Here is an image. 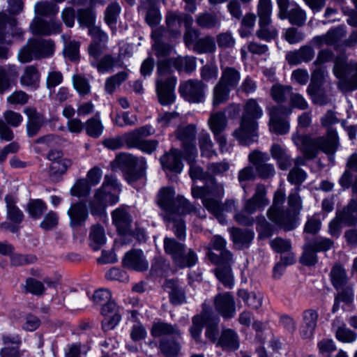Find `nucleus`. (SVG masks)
Returning a JSON list of instances; mask_svg holds the SVG:
<instances>
[{
    "label": "nucleus",
    "mask_w": 357,
    "mask_h": 357,
    "mask_svg": "<svg viewBox=\"0 0 357 357\" xmlns=\"http://www.w3.org/2000/svg\"><path fill=\"white\" fill-rule=\"evenodd\" d=\"M256 229L260 239L269 238L273 234V225L263 216L257 217Z\"/></svg>",
    "instance_id": "0e129e2a"
},
{
    "label": "nucleus",
    "mask_w": 357,
    "mask_h": 357,
    "mask_svg": "<svg viewBox=\"0 0 357 357\" xmlns=\"http://www.w3.org/2000/svg\"><path fill=\"white\" fill-rule=\"evenodd\" d=\"M284 200V192L281 189L278 190L274 195L273 205L267 211V216L270 220L285 231H290L295 228L294 215L290 211L280 208Z\"/></svg>",
    "instance_id": "0eeeda50"
},
{
    "label": "nucleus",
    "mask_w": 357,
    "mask_h": 357,
    "mask_svg": "<svg viewBox=\"0 0 357 357\" xmlns=\"http://www.w3.org/2000/svg\"><path fill=\"white\" fill-rule=\"evenodd\" d=\"M46 204L40 199H31L27 204V211L29 215L34 219H39L47 211Z\"/></svg>",
    "instance_id": "13d9d810"
},
{
    "label": "nucleus",
    "mask_w": 357,
    "mask_h": 357,
    "mask_svg": "<svg viewBox=\"0 0 357 357\" xmlns=\"http://www.w3.org/2000/svg\"><path fill=\"white\" fill-rule=\"evenodd\" d=\"M331 325L332 331L339 341L344 343H352L356 340L357 333L349 328L340 317L334 319Z\"/></svg>",
    "instance_id": "c756f323"
},
{
    "label": "nucleus",
    "mask_w": 357,
    "mask_h": 357,
    "mask_svg": "<svg viewBox=\"0 0 357 357\" xmlns=\"http://www.w3.org/2000/svg\"><path fill=\"white\" fill-rule=\"evenodd\" d=\"M167 27L173 37H177L181 34V13L169 11L165 17Z\"/></svg>",
    "instance_id": "8fccbe9b"
},
{
    "label": "nucleus",
    "mask_w": 357,
    "mask_h": 357,
    "mask_svg": "<svg viewBox=\"0 0 357 357\" xmlns=\"http://www.w3.org/2000/svg\"><path fill=\"white\" fill-rule=\"evenodd\" d=\"M315 55L314 50L311 45H305L299 49L290 51L286 54V60L290 65H299L301 63L311 61Z\"/></svg>",
    "instance_id": "bb28decb"
},
{
    "label": "nucleus",
    "mask_w": 357,
    "mask_h": 357,
    "mask_svg": "<svg viewBox=\"0 0 357 357\" xmlns=\"http://www.w3.org/2000/svg\"><path fill=\"white\" fill-rule=\"evenodd\" d=\"M68 215L70 220V225L73 227L82 226L88 218L86 206L81 202L72 204L68 211Z\"/></svg>",
    "instance_id": "4c0bfd02"
},
{
    "label": "nucleus",
    "mask_w": 357,
    "mask_h": 357,
    "mask_svg": "<svg viewBox=\"0 0 357 357\" xmlns=\"http://www.w3.org/2000/svg\"><path fill=\"white\" fill-rule=\"evenodd\" d=\"M115 162L125 172L126 178L130 183L140 179L144 175V158L139 159L131 154L121 153L116 157Z\"/></svg>",
    "instance_id": "9d476101"
},
{
    "label": "nucleus",
    "mask_w": 357,
    "mask_h": 357,
    "mask_svg": "<svg viewBox=\"0 0 357 357\" xmlns=\"http://www.w3.org/2000/svg\"><path fill=\"white\" fill-rule=\"evenodd\" d=\"M208 257L212 263L218 266L215 269L216 278L226 288L231 289L234 284L231 268L234 264L232 253L229 250H225L218 255L210 251Z\"/></svg>",
    "instance_id": "6e6552de"
},
{
    "label": "nucleus",
    "mask_w": 357,
    "mask_h": 357,
    "mask_svg": "<svg viewBox=\"0 0 357 357\" xmlns=\"http://www.w3.org/2000/svg\"><path fill=\"white\" fill-rule=\"evenodd\" d=\"M185 245L177 242L173 238L166 237L164 239V250L166 254L171 256L175 265H185V262L181 258Z\"/></svg>",
    "instance_id": "473e14b6"
},
{
    "label": "nucleus",
    "mask_w": 357,
    "mask_h": 357,
    "mask_svg": "<svg viewBox=\"0 0 357 357\" xmlns=\"http://www.w3.org/2000/svg\"><path fill=\"white\" fill-rule=\"evenodd\" d=\"M6 204L7 218L14 224H20L24 219L22 211L16 206L17 197L13 195L5 197Z\"/></svg>",
    "instance_id": "79ce46f5"
},
{
    "label": "nucleus",
    "mask_w": 357,
    "mask_h": 357,
    "mask_svg": "<svg viewBox=\"0 0 357 357\" xmlns=\"http://www.w3.org/2000/svg\"><path fill=\"white\" fill-rule=\"evenodd\" d=\"M219 321L220 318L212 307L204 303L202 306V328H206L205 336L212 342L218 340Z\"/></svg>",
    "instance_id": "ddd939ff"
},
{
    "label": "nucleus",
    "mask_w": 357,
    "mask_h": 357,
    "mask_svg": "<svg viewBox=\"0 0 357 357\" xmlns=\"http://www.w3.org/2000/svg\"><path fill=\"white\" fill-rule=\"evenodd\" d=\"M151 333L154 337L163 338L162 337L167 335H174L178 337L181 336V332L177 325L161 321L153 324Z\"/></svg>",
    "instance_id": "c9c22d12"
},
{
    "label": "nucleus",
    "mask_w": 357,
    "mask_h": 357,
    "mask_svg": "<svg viewBox=\"0 0 357 357\" xmlns=\"http://www.w3.org/2000/svg\"><path fill=\"white\" fill-rule=\"evenodd\" d=\"M330 277L333 286L337 290L349 284V278L347 277L345 269L339 264H336L332 267Z\"/></svg>",
    "instance_id": "49530a36"
},
{
    "label": "nucleus",
    "mask_w": 357,
    "mask_h": 357,
    "mask_svg": "<svg viewBox=\"0 0 357 357\" xmlns=\"http://www.w3.org/2000/svg\"><path fill=\"white\" fill-rule=\"evenodd\" d=\"M318 312L314 309H307L302 314V324L300 329V335L303 339L310 340L314 336L317 326Z\"/></svg>",
    "instance_id": "aec40b11"
},
{
    "label": "nucleus",
    "mask_w": 357,
    "mask_h": 357,
    "mask_svg": "<svg viewBox=\"0 0 357 357\" xmlns=\"http://www.w3.org/2000/svg\"><path fill=\"white\" fill-rule=\"evenodd\" d=\"M335 213L344 226L357 227V199H351L346 206L337 210Z\"/></svg>",
    "instance_id": "c85d7f7f"
},
{
    "label": "nucleus",
    "mask_w": 357,
    "mask_h": 357,
    "mask_svg": "<svg viewBox=\"0 0 357 357\" xmlns=\"http://www.w3.org/2000/svg\"><path fill=\"white\" fill-rule=\"evenodd\" d=\"M155 130L150 125L136 128L123 135L125 145L128 148H138L143 138L154 133Z\"/></svg>",
    "instance_id": "b1692460"
},
{
    "label": "nucleus",
    "mask_w": 357,
    "mask_h": 357,
    "mask_svg": "<svg viewBox=\"0 0 357 357\" xmlns=\"http://www.w3.org/2000/svg\"><path fill=\"white\" fill-rule=\"evenodd\" d=\"M164 288L167 291L172 305H179L186 302L185 291L177 280H166Z\"/></svg>",
    "instance_id": "2f4dec72"
},
{
    "label": "nucleus",
    "mask_w": 357,
    "mask_h": 357,
    "mask_svg": "<svg viewBox=\"0 0 357 357\" xmlns=\"http://www.w3.org/2000/svg\"><path fill=\"white\" fill-rule=\"evenodd\" d=\"M259 29L256 31V36L264 41L270 42L278 36V31L272 24V19L261 20L258 22Z\"/></svg>",
    "instance_id": "58836bf2"
},
{
    "label": "nucleus",
    "mask_w": 357,
    "mask_h": 357,
    "mask_svg": "<svg viewBox=\"0 0 357 357\" xmlns=\"http://www.w3.org/2000/svg\"><path fill=\"white\" fill-rule=\"evenodd\" d=\"M23 112L27 116L26 133L29 137L36 136L45 123L44 115L38 112L36 107H26Z\"/></svg>",
    "instance_id": "412c9836"
},
{
    "label": "nucleus",
    "mask_w": 357,
    "mask_h": 357,
    "mask_svg": "<svg viewBox=\"0 0 357 357\" xmlns=\"http://www.w3.org/2000/svg\"><path fill=\"white\" fill-rule=\"evenodd\" d=\"M218 344L225 350L235 351L239 348L240 340L236 331L227 328L222 330Z\"/></svg>",
    "instance_id": "ea45409f"
},
{
    "label": "nucleus",
    "mask_w": 357,
    "mask_h": 357,
    "mask_svg": "<svg viewBox=\"0 0 357 357\" xmlns=\"http://www.w3.org/2000/svg\"><path fill=\"white\" fill-rule=\"evenodd\" d=\"M176 135L177 139L182 142L183 155L195 154L197 152L195 146L196 128L194 125L190 124L178 128Z\"/></svg>",
    "instance_id": "a211bd4d"
},
{
    "label": "nucleus",
    "mask_w": 357,
    "mask_h": 357,
    "mask_svg": "<svg viewBox=\"0 0 357 357\" xmlns=\"http://www.w3.org/2000/svg\"><path fill=\"white\" fill-rule=\"evenodd\" d=\"M269 204L266 198V189L262 184L257 185L253 196L247 199L244 204V211L249 214H253L257 210H263Z\"/></svg>",
    "instance_id": "dca6fc26"
},
{
    "label": "nucleus",
    "mask_w": 357,
    "mask_h": 357,
    "mask_svg": "<svg viewBox=\"0 0 357 357\" xmlns=\"http://www.w3.org/2000/svg\"><path fill=\"white\" fill-rule=\"evenodd\" d=\"M30 30L33 35L50 36L61 31V24L54 18L49 21L35 17L30 24Z\"/></svg>",
    "instance_id": "4468645a"
},
{
    "label": "nucleus",
    "mask_w": 357,
    "mask_h": 357,
    "mask_svg": "<svg viewBox=\"0 0 357 357\" xmlns=\"http://www.w3.org/2000/svg\"><path fill=\"white\" fill-rule=\"evenodd\" d=\"M237 294L252 309H259L262 305L263 295L261 293L248 292L247 290L240 289Z\"/></svg>",
    "instance_id": "3c124183"
},
{
    "label": "nucleus",
    "mask_w": 357,
    "mask_h": 357,
    "mask_svg": "<svg viewBox=\"0 0 357 357\" xmlns=\"http://www.w3.org/2000/svg\"><path fill=\"white\" fill-rule=\"evenodd\" d=\"M307 93L310 96L312 102L320 106L329 104L332 101L331 95L327 93L321 86L309 84L307 89Z\"/></svg>",
    "instance_id": "37998d69"
},
{
    "label": "nucleus",
    "mask_w": 357,
    "mask_h": 357,
    "mask_svg": "<svg viewBox=\"0 0 357 357\" xmlns=\"http://www.w3.org/2000/svg\"><path fill=\"white\" fill-rule=\"evenodd\" d=\"M172 66L178 71L185 73H191L196 68L195 61L192 57H179L159 61L155 89L158 101L162 105H169L175 101L176 78L171 75Z\"/></svg>",
    "instance_id": "f257e3e1"
},
{
    "label": "nucleus",
    "mask_w": 357,
    "mask_h": 357,
    "mask_svg": "<svg viewBox=\"0 0 357 357\" xmlns=\"http://www.w3.org/2000/svg\"><path fill=\"white\" fill-rule=\"evenodd\" d=\"M112 221L121 234H126L130 230L131 218L129 213L122 208H117L112 212Z\"/></svg>",
    "instance_id": "a19ab883"
},
{
    "label": "nucleus",
    "mask_w": 357,
    "mask_h": 357,
    "mask_svg": "<svg viewBox=\"0 0 357 357\" xmlns=\"http://www.w3.org/2000/svg\"><path fill=\"white\" fill-rule=\"evenodd\" d=\"M270 153L280 169L287 170L291 166L293 160L287 150L280 144H273L271 147Z\"/></svg>",
    "instance_id": "e433bc0d"
},
{
    "label": "nucleus",
    "mask_w": 357,
    "mask_h": 357,
    "mask_svg": "<svg viewBox=\"0 0 357 357\" xmlns=\"http://www.w3.org/2000/svg\"><path fill=\"white\" fill-rule=\"evenodd\" d=\"M159 0H140L138 6L139 12L145 14L146 22L152 27L156 26L161 20V15L157 3Z\"/></svg>",
    "instance_id": "4be33fe9"
},
{
    "label": "nucleus",
    "mask_w": 357,
    "mask_h": 357,
    "mask_svg": "<svg viewBox=\"0 0 357 357\" xmlns=\"http://www.w3.org/2000/svg\"><path fill=\"white\" fill-rule=\"evenodd\" d=\"M160 162L164 169L176 173H180L183 167L181 151L177 149H172L169 153L162 156Z\"/></svg>",
    "instance_id": "f704fd0d"
},
{
    "label": "nucleus",
    "mask_w": 357,
    "mask_h": 357,
    "mask_svg": "<svg viewBox=\"0 0 357 357\" xmlns=\"http://www.w3.org/2000/svg\"><path fill=\"white\" fill-rule=\"evenodd\" d=\"M33 40L36 59L49 57L54 54L55 45L52 40L35 38Z\"/></svg>",
    "instance_id": "a18cd8bd"
},
{
    "label": "nucleus",
    "mask_w": 357,
    "mask_h": 357,
    "mask_svg": "<svg viewBox=\"0 0 357 357\" xmlns=\"http://www.w3.org/2000/svg\"><path fill=\"white\" fill-rule=\"evenodd\" d=\"M59 12V7L53 2L38 1L34 6L36 17H52L55 16Z\"/></svg>",
    "instance_id": "603ef678"
},
{
    "label": "nucleus",
    "mask_w": 357,
    "mask_h": 357,
    "mask_svg": "<svg viewBox=\"0 0 357 357\" xmlns=\"http://www.w3.org/2000/svg\"><path fill=\"white\" fill-rule=\"evenodd\" d=\"M121 12V7L116 2L108 5L105 13V22L110 26L116 24L117 17Z\"/></svg>",
    "instance_id": "338daca9"
},
{
    "label": "nucleus",
    "mask_w": 357,
    "mask_h": 357,
    "mask_svg": "<svg viewBox=\"0 0 357 357\" xmlns=\"http://www.w3.org/2000/svg\"><path fill=\"white\" fill-rule=\"evenodd\" d=\"M100 313L104 317L102 321V328L104 331L114 329L121 320L119 307L113 301L102 305Z\"/></svg>",
    "instance_id": "f3484780"
},
{
    "label": "nucleus",
    "mask_w": 357,
    "mask_h": 357,
    "mask_svg": "<svg viewBox=\"0 0 357 357\" xmlns=\"http://www.w3.org/2000/svg\"><path fill=\"white\" fill-rule=\"evenodd\" d=\"M269 160L268 153L259 150H254L248 155V160L255 167L258 176L263 179L274 176L275 169L273 164L267 163Z\"/></svg>",
    "instance_id": "f8f14e48"
},
{
    "label": "nucleus",
    "mask_w": 357,
    "mask_h": 357,
    "mask_svg": "<svg viewBox=\"0 0 357 357\" xmlns=\"http://www.w3.org/2000/svg\"><path fill=\"white\" fill-rule=\"evenodd\" d=\"M40 82V73L34 66H28L24 68V73L20 77V83L22 86L33 89L38 87Z\"/></svg>",
    "instance_id": "c03bdc74"
},
{
    "label": "nucleus",
    "mask_w": 357,
    "mask_h": 357,
    "mask_svg": "<svg viewBox=\"0 0 357 357\" xmlns=\"http://www.w3.org/2000/svg\"><path fill=\"white\" fill-rule=\"evenodd\" d=\"M335 75L342 79L347 91H353L357 88V62L350 63L346 68L335 65L333 69Z\"/></svg>",
    "instance_id": "6ab92c4d"
},
{
    "label": "nucleus",
    "mask_w": 357,
    "mask_h": 357,
    "mask_svg": "<svg viewBox=\"0 0 357 357\" xmlns=\"http://www.w3.org/2000/svg\"><path fill=\"white\" fill-rule=\"evenodd\" d=\"M120 186L117 179L113 175H105L100 188L96 190L93 199L89 203L92 215H102L105 213L107 204H114L119 202L117 193Z\"/></svg>",
    "instance_id": "423d86ee"
},
{
    "label": "nucleus",
    "mask_w": 357,
    "mask_h": 357,
    "mask_svg": "<svg viewBox=\"0 0 357 357\" xmlns=\"http://www.w3.org/2000/svg\"><path fill=\"white\" fill-rule=\"evenodd\" d=\"M73 86L81 96L88 95L91 91L89 80L80 74L74 75L72 77Z\"/></svg>",
    "instance_id": "e2e57ef3"
},
{
    "label": "nucleus",
    "mask_w": 357,
    "mask_h": 357,
    "mask_svg": "<svg viewBox=\"0 0 357 357\" xmlns=\"http://www.w3.org/2000/svg\"><path fill=\"white\" fill-rule=\"evenodd\" d=\"M240 77V73L236 69L227 67L223 70L219 82L231 89L237 86Z\"/></svg>",
    "instance_id": "864d4df0"
},
{
    "label": "nucleus",
    "mask_w": 357,
    "mask_h": 357,
    "mask_svg": "<svg viewBox=\"0 0 357 357\" xmlns=\"http://www.w3.org/2000/svg\"><path fill=\"white\" fill-rule=\"evenodd\" d=\"M123 265L130 269L144 271L148 269L149 264L140 250H132L128 252L123 259Z\"/></svg>",
    "instance_id": "393cba45"
},
{
    "label": "nucleus",
    "mask_w": 357,
    "mask_h": 357,
    "mask_svg": "<svg viewBox=\"0 0 357 357\" xmlns=\"http://www.w3.org/2000/svg\"><path fill=\"white\" fill-rule=\"evenodd\" d=\"M229 231L234 245L239 250L248 248L255 238V232L249 229L231 227Z\"/></svg>",
    "instance_id": "cd10ccee"
},
{
    "label": "nucleus",
    "mask_w": 357,
    "mask_h": 357,
    "mask_svg": "<svg viewBox=\"0 0 357 357\" xmlns=\"http://www.w3.org/2000/svg\"><path fill=\"white\" fill-rule=\"evenodd\" d=\"M215 310L225 319H231L236 314V304L234 296L229 292L217 294L214 298Z\"/></svg>",
    "instance_id": "2eb2a0df"
},
{
    "label": "nucleus",
    "mask_w": 357,
    "mask_h": 357,
    "mask_svg": "<svg viewBox=\"0 0 357 357\" xmlns=\"http://www.w3.org/2000/svg\"><path fill=\"white\" fill-rule=\"evenodd\" d=\"M208 125L215 135L220 133L227 125V118L225 113L219 112L212 114L208 120Z\"/></svg>",
    "instance_id": "6e6d98bb"
},
{
    "label": "nucleus",
    "mask_w": 357,
    "mask_h": 357,
    "mask_svg": "<svg viewBox=\"0 0 357 357\" xmlns=\"http://www.w3.org/2000/svg\"><path fill=\"white\" fill-rule=\"evenodd\" d=\"M17 20L8 15L5 12H0V43H3L7 33L13 36L22 37L24 31L17 27Z\"/></svg>",
    "instance_id": "5701e85b"
},
{
    "label": "nucleus",
    "mask_w": 357,
    "mask_h": 357,
    "mask_svg": "<svg viewBox=\"0 0 357 357\" xmlns=\"http://www.w3.org/2000/svg\"><path fill=\"white\" fill-rule=\"evenodd\" d=\"M160 349L167 357H176L181 347L178 342L167 338H162L160 341Z\"/></svg>",
    "instance_id": "4d7b16f0"
},
{
    "label": "nucleus",
    "mask_w": 357,
    "mask_h": 357,
    "mask_svg": "<svg viewBox=\"0 0 357 357\" xmlns=\"http://www.w3.org/2000/svg\"><path fill=\"white\" fill-rule=\"evenodd\" d=\"M299 190V188H296L294 191H292L289 197H288V205L289 207V211H291L292 214L294 215V224L295 227L296 224V216L299 213L300 211L302 208V201L301 198L299 196L298 192Z\"/></svg>",
    "instance_id": "680f3d73"
},
{
    "label": "nucleus",
    "mask_w": 357,
    "mask_h": 357,
    "mask_svg": "<svg viewBox=\"0 0 357 357\" xmlns=\"http://www.w3.org/2000/svg\"><path fill=\"white\" fill-rule=\"evenodd\" d=\"M277 3L279 8L278 17L281 20L287 19L291 24L298 26L305 24L306 13L296 3L290 2L289 0H277Z\"/></svg>",
    "instance_id": "9b49d317"
},
{
    "label": "nucleus",
    "mask_w": 357,
    "mask_h": 357,
    "mask_svg": "<svg viewBox=\"0 0 357 357\" xmlns=\"http://www.w3.org/2000/svg\"><path fill=\"white\" fill-rule=\"evenodd\" d=\"M128 78V73L125 71L119 72L117 74L107 78L105 82V91L112 94L115 89Z\"/></svg>",
    "instance_id": "052dcab7"
},
{
    "label": "nucleus",
    "mask_w": 357,
    "mask_h": 357,
    "mask_svg": "<svg viewBox=\"0 0 357 357\" xmlns=\"http://www.w3.org/2000/svg\"><path fill=\"white\" fill-rule=\"evenodd\" d=\"M292 87L291 86H283L275 84L271 88V96L273 99L278 102H284L287 100L291 93Z\"/></svg>",
    "instance_id": "bf43d9fd"
},
{
    "label": "nucleus",
    "mask_w": 357,
    "mask_h": 357,
    "mask_svg": "<svg viewBox=\"0 0 357 357\" xmlns=\"http://www.w3.org/2000/svg\"><path fill=\"white\" fill-rule=\"evenodd\" d=\"M86 134L93 138L99 137L102 132L104 127L100 119V116L97 114L94 116L89 119L84 126Z\"/></svg>",
    "instance_id": "5fc2aeb1"
},
{
    "label": "nucleus",
    "mask_w": 357,
    "mask_h": 357,
    "mask_svg": "<svg viewBox=\"0 0 357 357\" xmlns=\"http://www.w3.org/2000/svg\"><path fill=\"white\" fill-rule=\"evenodd\" d=\"M175 192L172 188H164L158 194V203L164 211V220L172 223V229L176 236L180 240L185 238V225L181 215L191 213L195 208L183 196L174 197Z\"/></svg>",
    "instance_id": "f03ea898"
},
{
    "label": "nucleus",
    "mask_w": 357,
    "mask_h": 357,
    "mask_svg": "<svg viewBox=\"0 0 357 357\" xmlns=\"http://www.w3.org/2000/svg\"><path fill=\"white\" fill-rule=\"evenodd\" d=\"M89 239L91 248L95 251L98 250L106 242L103 227L99 225L92 226L89 234Z\"/></svg>",
    "instance_id": "09e8293b"
},
{
    "label": "nucleus",
    "mask_w": 357,
    "mask_h": 357,
    "mask_svg": "<svg viewBox=\"0 0 357 357\" xmlns=\"http://www.w3.org/2000/svg\"><path fill=\"white\" fill-rule=\"evenodd\" d=\"M224 195L223 184L218 183L213 177L205 179L204 185L202 187V204L220 222L223 213L236 210V202L234 199H227L223 204L221 203Z\"/></svg>",
    "instance_id": "20e7f679"
},
{
    "label": "nucleus",
    "mask_w": 357,
    "mask_h": 357,
    "mask_svg": "<svg viewBox=\"0 0 357 357\" xmlns=\"http://www.w3.org/2000/svg\"><path fill=\"white\" fill-rule=\"evenodd\" d=\"M333 245L334 241L328 238L317 236L311 239L306 238L299 262L307 266H314L318 262L317 252H326Z\"/></svg>",
    "instance_id": "1a4fd4ad"
},
{
    "label": "nucleus",
    "mask_w": 357,
    "mask_h": 357,
    "mask_svg": "<svg viewBox=\"0 0 357 357\" xmlns=\"http://www.w3.org/2000/svg\"><path fill=\"white\" fill-rule=\"evenodd\" d=\"M18 76L17 68L13 65L0 66V94L10 90L12 83Z\"/></svg>",
    "instance_id": "72a5a7b5"
},
{
    "label": "nucleus",
    "mask_w": 357,
    "mask_h": 357,
    "mask_svg": "<svg viewBox=\"0 0 357 357\" xmlns=\"http://www.w3.org/2000/svg\"><path fill=\"white\" fill-rule=\"evenodd\" d=\"M284 109L282 106L274 107L270 112V131L278 135H285L289 130V123L282 117L281 114Z\"/></svg>",
    "instance_id": "a878e982"
},
{
    "label": "nucleus",
    "mask_w": 357,
    "mask_h": 357,
    "mask_svg": "<svg viewBox=\"0 0 357 357\" xmlns=\"http://www.w3.org/2000/svg\"><path fill=\"white\" fill-rule=\"evenodd\" d=\"M181 95L190 102H199L201 98V83L198 80L189 79L179 86Z\"/></svg>",
    "instance_id": "7c9ffc66"
},
{
    "label": "nucleus",
    "mask_w": 357,
    "mask_h": 357,
    "mask_svg": "<svg viewBox=\"0 0 357 357\" xmlns=\"http://www.w3.org/2000/svg\"><path fill=\"white\" fill-rule=\"evenodd\" d=\"M291 139L308 160L315 158L320 151L326 154H334L338 146L337 134L333 129H328L326 136L319 137L301 135L297 132L292 135Z\"/></svg>",
    "instance_id": "7ed1b4c3"
},
{
    "label": "nucleus",
    "mask_w": 357,
    "mask_h": 357,
    "mask_svg": "<svg viewBox=\"0 0 357 357\" xmlns=\"http://www.w3.org/2000/svg\"><path fill=\"white\" fill-rule=\"evenodd\" d=\"M163 33L164 29L162 27L155 29L151 33V38L155 42L153 47L157 51L158 54L166 55L169 50V47L161 43Z\"/></svg>",
    "instance_id": "69168bd1"
},
{
    "label": "nucleus",
    "mask_w": 357,
    "mask_h": 357,
    "mask_svg": "<svg viewBox=\"0 0 357 357\" xmlns=\"http://www.w3.org/2000/svg\"><path fill=\"white\" fill-rule=\"evenodd\" d=\"M263 115V110L255 99L247 100L243 107L240 127L234 132V136L243 145H250L257 140V121Z\"/></svg>",
    "instance_id": "39448f33"
},
{
    "label": "nucleus",
    "mask_w": 357,
    "mask_h": 357,
    "mask_svg": "<svg viewBox=\"0 0 357 357\" xmlns=\"http://www.w3.org/2000/svg\"><path fill=\"white\" fill-rule=\"evenodd\" d=\"M91 187L86 179H79L70 189V194L75 197H85L89 194Z\"/></svg>",
    "instance_id": "774afa93"
},
{
    "label": "nucleus",
    "mask_w": 357,
    "mask_h": 357,
    "mask_svg": "<svg viewBox=\"0 0 357 357\" xmlns=\"http://www.w3.org/2000/svg\"><path fill=\"white\" fill-rule=\"evenodd\" d=\"M72 165V161L68 158L51 162L50 165V176L54 181H58L67 169Z\"/></svg>",
    "instance_id": "de8ad7c7"
}]
</instances>
